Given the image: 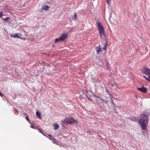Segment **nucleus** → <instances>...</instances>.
Instances as JSON below:
<instances>
[{
	"mask_svg": "<svg viewBox=\"0 0 150 150\" xmlns=\"http://www.w3.org/2000/svg\"><path fill=\"white\" fill-rule=\"evenodd\" d=\"M148 121V118L146 115L144 114H142L140 115L139 118L138 119V122L142 129L146 130Z\"/></svg>",
	"mask_w": 150,
	"mask_h": 150,
	"instance_id": "f257e3e1",
	"label": "nucleus"
},
{
	"mask_svg": "<svg viewBox=\"0 0 150 150\" xmlns=\"http://www.w3.org/2000/svg\"><path fill=\"white\" fill-rule=\"evenodd\" d=\"M97 26L98 29L99 34L101 37H105V34L104 32V29L101 23L99 22L97 23Z\"/></svg>",
	"mask_w": 150,
	"mask_h": 150,
	"instance_id": "f03ea898",
	"label": "nucleus"
},
{
	"mask_svg": "<svg viewBox=\"0 0 150 150\" xmlns=\"http://www.w3.org/2000/svg\"><path fill=\"white\" fill-rule=\"evenodd\" d=\"M64 124H71L76 122V121L72 117H67L63 121H62Z\"/></svg>",
	"mask_w": 150,
	"mask_h": 150,
	"instance_id": "7ed1b4c3",
	"label": "nucleus"
},
{
	"mask_svg": "<svg viewBox=\"0 0 150 150\" xmlns=\"http://www.w3.org/2000/svg\"><path fill=\"white\" fill-rule=\"evenodd\" d=\"M142 71L144 74L149 76L150 77V69L144 68L143 69Z\"/></svg>",
	"mask_w": 150,
	"mask_h": 150,
	"instance_id": "20e7f679",
	"label": "nucleus"
},
{
	"mask_svg": "<svg viewBox=\"0 0 150 150\" xmlns=\"http://www.w3.org/2000/svg\"><path fill=\"white\" fill-rule=\"evenodd\" d=\"M67 36L68 34L67 33H63L59 37V39H60V41H62L66 39L67 37Z\"/></svg>",
	"mask_w": 150,
	"mask_h": 150,
	"instance_id": "39448f33",
	"label": "nucleus"
},
{
	"mask_svg": "<svg viewBox=\"0 0 150 150\" xmlns=\"http://www.w3.org/2000/svg\"><path fill=\"white\" fill-rule=\"evenodd\" d=\"M137 88L139 91L143 93H146L147 92V88L143 86L141 88Z\"/></svg>",
	"mask_w": 150,
	"mask_h": 150,
	"instance_id": "423d86ee",
	"label": "nucleus"
},
{
	"mask_svg": "<svg viewBox=\"0 0 150 150\" xmlns=\"http://www.w3.org/2000/svg\"><path fill=\"white\" fill-rule=\"evenodd\" d=\"M49 6H43L42 7V8L43 10L47 11L48 9Z\"/></svg>",
	"mask_w": 150,
	"mask_h": 150,
	"instance_id": "0eeeda50",
	"label": "nucleus"
},
{
	"mask_svg": "<svg viewBox=\"0 0 150 150\" xmlns=\"http://www.w3.org/2000/svg\"><path fill=\"white\" fill-rule=\"evenodd\" d=\"M59 127V125L57 124H54L53 125V127L55 130H57Z\"/></svg>",
	"mask_w": 150,
	"mask_h": 150,
	"instance_id": "6e6552de",
	"label": "nucleus"
},
{
	"mask_svg": "<svg viewBox=\"0 0 150 150\" xmlns=\"http://www.w3.org/2000/svg\"><path fill=\"white\" fill-rule=\"evenodd\" d=\"M11 37L14 38H20L21 37L20 36H19L18 33L16 34L15 35H11Z\"/></svg>",
	"mask_w": 150,
	"mask_h": 150,
	"instance_id": "1a4fd4ad",
	"label": "nucleus"
},
{
	"mask_svg": "<svg viewBox=\"0 0 150 150\" xmlns=\"http://www.w3.org/2000/svg\"><path fill=\"white\" fill-rule=\"evenodd\" d=\"M36 116L38 117L39 118L41 119V117L40 113L38 112L37 111L36 112Z\"/></svg>",
	"mask_w": 150,
	"mask_h": 150,
	"instance_id": "9d476101",
	"label": "nucleus"
},
{
	"mask_svg": "<svg viewBox=\"0 0 150 150\" xmlns=\"http://www.w3.org/2000/svg\"><path fill=\"white\" fill-rule=\"evenodd\" d=\"M105 44L104 45V47L103 48L104 50H106L107 46L108 45V42L107 40H106L105 41Z\"/></svg>",
	"mask_w": 150,
	"mask_h": 150,
	"instance_id": "9b49d317",
	"label": "nucleus"
},
{
	"mask_svg": "<svg viewBox=\"0 0 150 150\" xmlns=\"http://www.w3.org/2000/svg\"><path fill=\"white\" fill-rule=\"evenodd\" d=\"M77 19V15L76 13H75L74 14V16L73 17V18H72V20H76Z\"/></svg>",
	"mask_w": 150,
	"mask_h": 150,
	"instance_id": "f8f14e48",
	"label": "nucleus"
},
{
	"mask_svg": "<svg viewBox=\"0 0 150 150\" xmlns=\"http://www.w3.org/2000/svg\"><path fill=\"white\" fill-rule=\"evenodd\" d=\"M2 18L5 21H8V19H10L8 17H7L6 18Z\"/></svg>",
	"mask_w": 150,
	"mask_h": 150,
	"instance_id": "ddd939ff",
	"label": "nucleus"
},
{
	"mask_svg": "<svg viewBox=\"0 0 150 150\" xmlns=\"http://www.w3.org/2000/svg\"><path fill=\"white\" fill-rule=\"evenodd\" d=\"M60 40V39H59V38H57L55 39L54 42L55 43H57L58 41Z\"/></svg>",
	"mask_w": 150,
	"mask_h": 150,
	"instance_id": "4468645a",
	"label": "nucleus"
},
{
	"mask_svg": "<svg viewBox=\"0 0 150 150\" xmlns=\"http://www.w3.org/2000/svg\"><path fill=\"white\" fill-rule=\"evenodd\" d=\"M101 49L100 48H99L98 49L97 51L96 52L97 53L99 52H101Z\"/></svg>",
	"mask_w": 150,
	"mask_h": 150,
	"instance_id": "2eb2a0df",
	"label": "nucleus"
},
{
	"mask_svg": "<svg viewBox=\"0 0 150 150\" xmlns=\"http://www.w3.org/2000/svg\"><path fill=\"white\" fill-rule=\"evenodd\" d=\"M106 93H108V94H110V92H109V91L108 90V89H106Z\"/></svg>",
	"mask_w": 150,
	"mask_h": 150,
	"instance_id": "dca6fc26",
	"label": "nucleus"
},
{
	"mask_svg": "<svg viewBox=\"0 0 150 150\" xmlns=\"http://www.w3.org/2000/svg\"><path fill=\"white\" fill-rule=\"evenodd\" d=\"M3 15L2 12H1L0 13V17H2L3 16Z\"/></svg>",
	"mask_w": 150,
	"mask_h": 150,
	"instance_id": "f3484780",
	"label": "nucleus"
},
{
	"mask_svg": "<svg viewBox=\"0 0 150 150\" xmlns=\"http://www.w3.org/2000/svg\"><path fill=\"white\" fill-rule=\"evenodd\" d=\"M146 79L150 81V77H149V76L147 78H146Z\"/></svg>",
	"mask_w": 150,
	"mask_h": 150,
	"instance_id": "a211bd4d",
	"label": "nucleus"
},
{
	"mask_svg": "<svg viewBox=\"0 0 150 150\" xmlns=\"http://www.w3.org/2000/svg\"><path fill=\"white\" fill-rule=\"evenodd\" d=\"M25 118L28 121H30L29 118L28 116H26Z\"/></svg>",
	"mask_w": 150,
	"mask_h": 150,
	"instance_id": "6ab92c4d",
	"label": "nucleus"
},
{
	"mask_svg": "<svg viewBox=\"0 0 150 150\" xmlns=\"http://www.w3.org/2000/svg\"><path fill=\"white\" fill-rule=\"evenodd\" d=\"M0 95L1 97H3L4 95L3 93H0Z\"/></svg>",
	"mask_w": 150,
	"mask_h": 150,
	"instance_id": "aec40b11",
	"label": "nucleus"
},
{
	"mask_svg": "<svg viewBox=\"0 0 150 150\" xmlns=\"http://www.w3.org/2000/svg\"><path fill=\"white\" fill-rule=\"evenodd\" d=\"M99 98L100 99V100H101L102 101H104V100L102 99V98Z\"/></svg>",
	"mask_w": 150,
	"mask_h": 150,
	"instance_id": "412c9836",
	"label": "nucleus"
},
{
	"mask_svg": "<svg viewBox=\"0 0 150 150\" xmlns=\"http://www.w3.org/2000/svg\"><path fill=\"white\" fill-rule=\"evenodd\" d=\"M109 0H107V4H109Z\"/></svg>",
	"mask_w": 150,
	"mask_h": 150,
	"instance_id": "4be33fe9",
	"label": "nucleus"
},
{
	"mask_svg": "<svg viewBox=\"0 0 150 150\" xmlns=\"http://www.w3.org/2000/svg\"><path fill=\"white\" fill-rule=\"evenodd\" d=\"M143 77L145 78L146 79V78H147L145 76H143Z\"/></svg>",
	"mask_w": 150,
	"mask_h": 150,
	"instance_id": "5701e85b",
	"label": "nucleus"
},
{
	"mask_svg": "<svg viewBox=\"0 0 150 150\" xmlns=\"http://www.w3.org/2000/svg\"><path fill=\"white\" fill-rule=\"evenodd\" d=\"M31 127H32V128H33V126H31Z\"/></svg>",
	"mask_w": 150,
	"mask_h": 150,
	"instance_id": "b1692460",
	"label": "nucleus"
}]
</instances>
